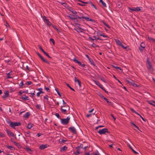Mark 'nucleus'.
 <instances>
[{
	"label": "nucleus",
	"instance_id": "f257e3e1",
	"mask_svg": "<svg viewBox=\"0 0 155 155\" xmlns=\"http://www.w3.org/2000/svg\"><path fill=\"white\" fill-rule=\"evenodd\" d=\"M7 122L10 127L14 129L15 128V127L19 126L21 124L20 122H12L10 120H7Z\"/></svg>",
	"mask_w": 155,
	"mask_h": 155
},
{
	"label": "nucleus",
	"instance_id": "f03ea898",
	"mask_svg": "<svg viewBox=\"0 0 155 155\" xmlns=\"http://www.w3.org/2000/svg\"><path fill=\"white\" fill-rule=\"evenodd\" d=\"M75 16H76V17L78 18H79L81 20H82V19L83 18H84L87 21H90L94 22H95V20H94L91 18H90L88 17H86L84 16H81L80 17L78 15H76Z\"/></svg>",
	"mask_w": 155,
	"mask_h": 155
},
{
	"label": "nucleus",
	"instance_id": "7ed1b4c3",
	"mask_svg": "<svg viewBox=\"0 0 155 155\" xmlns=\"http://www.w3.org/2000/svg\"><path fill=\"white\" fill-rule=\"evenodd\" d=\"M61 123L64 125H67L69 122L70 117H68L66 119L60 118Z\"/></svg>",
	"mask_w": 155,
	"mask_h": 155
},
{
	"label": "nucleus",
	"instance_id": "20e7f679",
	"mask_svg": "<svg viewBox=\"0 0 155 155\" xmlns=\"http://www.w3.org/2000/svg\"><path fill=\"white\" fill-rule=\"evenodd\" d=\"M100 134H105L106 133H109L107 129L104 128L101 130H99L98 132Z\"/></svg>",
	"mask_w": 155,
	"mask_h": 155
},
{
	"label": "nucleus",
	"instance_id": "39448f33",
	"mask_svg": "<svg viewBox=\"0 0 155 155\" xmlns=\"http://www.w3.org/2000/svg\"><path fill=\"white\" fill-rule=\"evenodd\" d=\"M6 132L8 136L10 137L12 136L15 139H17L16 135L14 134V133L12 132L10 130H8V129H6Z\"/></svg>",
	"mask_w": 155,
	"mask_h": 155
},
{
	"label": "nucleus",
	"instance_id": "423d86ee",
	"mask_svg": "<svg viewBox=\"0 0 155 155\" xmlns=\"http://www.w3.org/2000/svg\"><path fill=\"white\" fill-rule=\"evenodd\" d=\"M147 67L148 69L150 70L152 69V65L150 61L149 58H148L147 60Z\"/></svg>",
	"mask_w": 155,
	"mask_h": 155
},
{
	"label": "nucleus",
	"instance_id": "0eeeda50",
	"mask_svg": "<svg viewBox=\"0 0 155 155\" xmlns=\"http://www.w3.org/2000/svg\"><path fill=\"white\" fill-rule=\"evenodd\" d=\"M36 53L44 62L47 63L48 64H50L49 62H48L38 52H36Z\"/></svg>",
	"mask_w": 155,
	"mask_h": 155
},
{
	"label": "nucleus",
	"instance_id": "6e6552de",
	"mask_svg": "<svg viewBox=\"0 0 155 155\" xmlns=\"http://www.w3.org/2000/svg\"><path fill=\"white\" fill-rule=\"evenodd\" d=\"M69 130L72 133L74 134H76L77 133V131L76 129L74 127H70L69 128Z\"/></svg>",
	"mask_w": 155,
	"mask_h": 155
},
{
	"label": "nucleus",
	"instance_id": "1a4fd4ad",
	"mask_svg": "<svg viewBox=\"0 0 155 155\" xmlns=\"http://www.w3.org/2000/svg\"><path fill=\"white\" fill-rule=\"evenodd\" d=\"M127 81L132 86L136 87H138L137 85L134 83L133 81L132 80H127Z\"/></svg>",
	"mask_w": 155,
	"mask_h": 155
},
{
	"label": "nucleus",
	"instance_id": "9d476101",
	"mask_svg": "<svg viewBox=\"0 0 155 155\" xmlns=\"http://www.w3.org/2000/svg\"><path fill=\"white\" fill-rule=\"evenodd\" d=\"M48 147H49V145L47 144H42L39 146V148L41 150H44Z\"/></svg>",
	"mask_w": 155,
	"mask_h": 155
},
{
	"label": "nucleus",
	"instance_id": "9b49d317",
	"mask_svg": "<svg viewBox=\"0 0 155 155\" xmlns=\"http://www.w3.org/2000/svg\"><path fill=\"white\" fill-rule=\"evenodd\" d=\"M20 99H23L24 100H29L28 97L27 96L25 95H23L20 98Z\"/></svg>",
	"mask_w": 155,
	"mask_h": 155
},
{
	"label": "nucleus",
	"instance_id": "f8f14e48",
	"mask_svg": "<svg viewBox=\"0 0 155 155\" xmlns=\"http://www.w3.org/2000/svg\"><path fill=\"white\" fill-rule=\"evenodd\" d=\"M73 61L75 62L76 63L78 64L80 66H81L82 64L81 62L78 61L75 58L73 59Z\"/></svg>",
	"mask_w": 155,
	"mask_h": 155
},
{
	"label": "nucleus",
	"instance_id": "ddd939ff",
	"mask_svg": "<svg viewBox=\"0 0 155 155\" xmlns=\"http://www.w3.org/2000/svg\"><path fill=\"white\" fill-rule=\"evenodd\" d=\"M74 81L75 82H77L79 84L80 87H81V82L78 79H77V78H75Z\"/></svg>",
	"mask_w": 155,
	"mask_h": 155
},
{
	"label": "nucleus",
	"instance_id": "4468645a",
	"mask_svg": "<svg viewBox=\"0 0 155 155\" xmlns=\"http://www.w3.org/2000/svg\"><path fill=\"white\" fill-rule=\"evenodd\" d=\"M9 96V92L8 91H7L5 93L4 95H3L2 97L4 99H6Z\"/></svg>",
	"mask_w": 155,
	"mask_h": 155
},
{
	"label": "nucleus",
	"instance_id": "2eb2a0df",
	"mask_svg": "<svg viewBox=\"0 0 155 155\" xmlns=\"http://www.w3.org/2000/svg\"><path fill=\"white\" fill-rule=\"evenodd\" d=\"M95 83V84L97 85L100 88H101L103 87V86L102 85H101L99 82L98 81H94Z\"/></svg>",
	"mask_w": 155,
	"mask_h": 155
},
{
	"label": "nucleus",
	"instance_id": "dca6fc26",
	"mask_svg": "<svg viewBox=\"0 0 155 155\" xmlns=\"http://www.w3.org/2000/svg\"><path fill=\"white\" fill-rule=\"evenodd\" d=\"M129 9L133 11H139L140 10V8L138 7L136 8H129Z\"/></svg>",
	"mask_w": 155,
	"mask_h": 155
},
{
	"label": "nucleus",
	"instance_id": "f3484780",
	"mask_svg": "<svg viewBox=\"0 0 155 155\" xmlns=\"http://www.w3.org/2000/svg\"><path fill=\"white\" fill-rule=\"evenodd\" d=\"M34 126L33 124L31 123H29L27 127V128L28 129H30L31 128Z\"/></svg>",
	"mask_w": 155,
	"mask_h": 155
},
{
	"label": "nucleus",
	"instance_id": "a211bd4d",
	"mask_svg": "<svg viewBox=\"0 0 155 155\" xmlns=\"http://www.w3.org/2000/svg\"><path fill=\"white\" fill-rule=\"evenodd\" d=\"M67 149L68 147L66 146H64L63 147H61L60 148V151L61 152L62 151H64L66 150Z\"/></svg>",
	"mask_w": 155,
	"mask_h": 155
},
{
	"label": "nucleus",
	"instance_id": "6ab92c4d",
	"mask_svg": "<svg viewBox=\"0 0 155 155\" xmlns=\"http://www.w3.org/2000/svg\"><path fill=\"white\" fill-rule=\"evenodd\" d=\"M63 107H64V106L61 107V111L64 114H66V113L67 112V110L66 109H63Z\"/></svg>",
	"mask_w": 155,
	"mask_h": 155
},
{
	"label": "nucleus",
	"instance_id": "aec40b11",
	"mask_svg": "<svg viewBox=\"0 0 155 155\" xmlns=\"http://www.w3.org/2000/svg\"><path fill=\"white\" fill-rule=\"evenodd\" d=\"M127 146L129 147L132 150L133 152L136 154L138 153L135 151L132 148V147L129 144H127Z\"/></svg>",
	"mask_w": 155,
	"mask_h": 155
},
{
	"label": "nucleus",
	"instance_id": "412c9836",
	"mask_svg": "<svg viewBox=\"0 0 155 155\" xmlns=\"http://www.w3.org/2000/svg\"><path fill=\"white\" fill-rule=\"evenodd\" d=\"M63 106H64V107H65V109H66L68 111H69L68 113H70V107L68 105H64Z\"/></svg>",
	"mask_w": 155,
	"mask_h": 155
},
{
	"label": "nucleus",
	"instance_id": "4be33fe9",
	"mask_svg": "<svg viewBox=\"0 0 155 155\" xmlns=\"http://www.w3.org/2000/svg\"><path fill=\"white\" fill-rule=\"evenodd\" d=\"M30 113L29 112H28L26 113V114L24 115L23 117L25 118H28V117Z\"/></svg>",
	"mask_w": 155,
	"mask_h": 155
},
{
	"label": "nucleus",
	"instance_id": "5701e85b",
	"mask_svg": "<svg viewBox=\"0 0 155 155\" xmlns=\"http://www.w3.org/2000/svg\"><path fill=\"white\" fill-rule=\"evenodd\" d=\"M6 147L10 150H15V148L12 146H10L9 145L6 146Z\"/></svg>",
	"mask_w": 155,
	"mask_h": 155
},
{
	"label": "nucleus",
	"instance_id": "b1692460",
	"mask_svg": "<svg viewBox=\"0 0 155 155\" xmlns=\"http://www.w3.org/2000/svg\"><path fill=\"white\" fill-rule=\"evenodd\" d=\"M12 71H11L9 73H8L7 74V78H12V77H11L10 76V75H12L11 74H12Z\"/></svg>",
	"mask_w": 155,
	"mask_h": 155
},
{
	"label": "nucleus",
	"instance_id": "393cba45",
	"mask_svg": "<svg viewBox=\"0 0 155 155\" xmlns=\"http://www.w3.org/2000/svg\"><path fill=\"white\" fill-rule=\"evenodd\" d=\"M99 2L102 3V5L104 7H106V3L102 0H100Z\"/></svg>",
	"mask_w": 155,
	"mask_h": 155
},
{
	"label": "nucleus",
	"instance_id": "a878e982",
	"mask_svg": "<svg viewBox=\"0 0 155 155\" xmlns=\"http://www.w3.org/2000/svg\"><path fill=\"white\" fill-rule=\"evenodd\" d=\"M115 42L119 46H120V44H121V42L118 39L115 40Z\"/></svg>",
	"mask_w": 155,
	"mask_h": 155
},
{
	"label": "nucleus",
	"instance_id": "bb28decb",
	"mask_svg": "<svg viewBox=\"0 0 155 155\" xmlns=\"http://www.w3.org/2000/svg\"><path fill=\"white\" fill-rule=\"evenodd\" d=\"M148 102L149 104L155 107V102L154 101H152V102H150L149 101H148Z\"/></svg>",
	"mask_w": 155,
	"mask_h": 155
},
{
	"label": "nucleus",
	"instance_id": "cd10ccee",
	"mask_svg": "<svg viewBox=\"0 0 155 155\" xmlns=\"http://www.w3.org/2000/svg\"><path fill=\"white\" fill-rule=\"evenodd\" d=\"M103 24L105 26H106L107 28H110V27L107 24L105 23L104 21H103L102 22Z\"/></svg>",
	"mask_w": 155,
	"mask_h": 155
},
{
	"label": "nucleus",
	"instance_id": "c85d7f7f",
	"mask_svg": "<svg viewBox=\"0 0 155 155\" xmlns=\"http://www.w3.org/2000/svg\"><path fill=\"white\" fill-rule=\"evenodd\" d=\"M89 4L91 5L92 6L94 7L96 10H97V8L93 4V3L91 2H89Z\"/></svg>",
	"mask_w": 155,
	"mask_h": 155
},
{
	"label": "nucleus",
	"instance_id": "c756f323",
	"mask_svg": "<svg viewBox=\"0 0 155 155\" xmlns=\"http://www.w3.org/2000/svg\"><path fill=\"white\" fill-rule=\"evenodd\" d=\"M99 35L101 36H102L104 37L106 39H107L109 38V37L108 36H107V35H103V34H101V33H100L99 34Z\"/></svg>",
	"mask_w": 155,
	"mask_h": 155
},
{
	"label": "nucleus",
	"instance_id": "7c9ffc66",
	"mask_svg": "<svg viewBox=\"0 0 155 155\" xmlns=\"http://www.w3.org/2000/svg\"><path fill=\"white\" fill-rule=\"evenodd\" d=\"M75 24L79 28V29H82V30H83V29L81 28L80 27V26L81 25L80 24H78L77 23H75Z\"/></svg>",
	"mask_w": 155,
	"mask_h": 155
},
{
	"label": "nucleus",
	"instance_id": "2f4dec72",
	"mask_svg": "<svg viewBox=\"0 0 155 155\" xmlns=\"http://www.w3.org/2000/svg\"><path fill=\"white\" fill-rule=\"evenodd\" d=\"M33 91H35L34 89H33L32 88H31V89H30L29 91V94H30L31 93H32L33 92Z\"/></svg>",
	"mask_w": 155,
	"mask_h": 155
},
{
	"label": "nucleus",
	"instance_id": "473e14b6",
	"mask_svg": "<svg viewBox=\"0 0 155 155\" xmlns=\"http://www.w3.org/2000/svg\"><path fill=\"white\" fill-rule=\"evenodd\" d=\"M90 62L94 66H95V64L94 63V62L93 61V60L92 59H89V60Z\"/></svg>",
	"mask_w": 155,
	"mask_h": 155
},
{
	"label": "nucleus",
	"instance_id": "72a5a7b5",
	"mask_svg": "<svg viewBox=\"0 0 155 155\" xmlns=\"http://www.w3.org/2000/svg\"><path fill=\"white\" fill-rule=\"evenodd\" d=\"M66 85L71 90L74 91H75L74 89L72 88L69 84L66 83Z\"/></svg>",
	"mask_w": 155,
	"mask_h": 155
},
{
	"label": "nucleus",
	"instance_id": "f704fd0d",
	"mask_svg": "<svg viewBox=\"0 0 155 155\" xmlns=\"http://www.w3.org/2000/svg\"><path fill=\"white\" fill-rule=\"evenodd\" d=\"M137 114L139 115L140 117H141V118L142 119V120L146 122L147 121V120L144 118L139 113H138V114Z\"/></svg>",
	"mask_w": 155,
	"mask_h": 155
},
{
	"label": "nucleus",
	"instance_id": "c9c22d12",
	"mask_svg": "<svg viewBox=\"0 0 155 155\" xmlns=\"http://www.w3.org/2000/svg\"><path fill=\"white\" fill-rule=\"evenodd\" d=\"M26 69L27 70V71H32V69L31 68H29L28 66H26Z\"/></svg>",
	"mask_w": 155,
	"mask_h": 155
},
{
	"label": "nucleus",
	"instance_id": "e433bc0d",
	"mask_svg": "<svg viewBox=\"0 0 155 155\" xmlns=\"http://www.w3.org/2000/svg\"><path fill=\"white\" fill-rule=\"evenodd\" d=\"M55 90L56 91V92H57L58 94L59 95V96L60 97H61V95L60 94V92H59V91H58V89L57 88H55Z\"/></svg>",
	"mask_w": 155,
	"mask_h": 155
},
{
	"label": "nucleus",
	"instance_id": "4c0bfd02",
	"mask_svg": "<svg viewBox=\"0 0 155 155\" xmlns=\"http://www.w3.org/2000/svg\"><path fill=\"white\" fill-rule=\"evenodd\" d=\"M140 46L142 48H145V44L143 42H142L141 43V44L140 45Z\"/></svg>",
	"mask_w": 155,
	"mask_h": 155
},
{
	"label": "nucleus",
	"instance_id": "58836bf2",
	"mask_svg": "<svg viewBox=\"0 0 155 155\" xmlns=\"http://www.w3.org/2000/svg\"><path fill=\"white\" fill-rule=\"evenodd\" d=\"M145 48H142L141 47H139V49L140 51L141 52H142L143 51V50Z\"/></svg>",
	"mask_w": 155,
	"mask_h": 155
},
{
	"label": "nucleus",
	"instance_id": "ea45409f",
	"mask_svg": "<svg viewBox=\"0 0 155 155\" xmlns=\"http://www.w3.org/2000/svg\"><path fill=\"white\" fill-rule=\"evenodd\" d=\"M33 92H33L30 94L31 95H30V96L32 98H33V97L35 95V91H33Z\"/></svg>",
	"mask_w": 155,
	"mask_h": 155
},
{
	"label": "nucleus",
	"instance_id": "a19ab883",
	"mask_svg": "<svg viewBox=\"0 0 155 155\" xmlns=\"http://www.w3.org/2000/svg\"><path fill=\"white\" fill-rule=\"evenodd\" d=\"M43 53L49 58H51L45 51Z\"/></svg>",
	"mask_w": 155,
	"mask_h": 155
},
{
	"label": "nucleus",
	"instance_id": "79ce46f5",
	"mask_svg": "<svg viewBox=\"0 0 155 155\" xmlns=\"http://www.w3.org/2000/svg\"><path fill=\"white\" fill-rule=\"evenodd\" d=\"M25 150L28 152H29V151H32L31 149L29 148L28 147H26L25 148Z\"/></svg>",
	"mask_w": 155,
	"mask_h": 155
},
{
	"label": "nucleus",
	"instance_id": "37998d69",
	"mask_svg": "<svg viewBox=\"0 0 155 155\" xmlns=\"http://www.w3.org/2000/svg\"><path fill=\"white\" fill-rule=\"evenodd\" d=\"M121 47L123 48L126 49L127 48V46H124L123 44H122V43L120 44V45Z\"/></svg>",
	"mask_w": 155,
	"mask_h": 155
},
{
	"label": "nucleus",
	"instance_id": "c03bdc74",
	"mask_svg": "<svg viewBox=\"0 0 155 155\" xmlns=\"http://www.w3.org/2000/svg\"><path fill=\"white\" fill-rule=\"evenodd\" d=\"M50 42H52V43H53V44L54 45V44H55V41L54 40V39L53 38H51L50 39Z\"/></svg>",
	"mask_w": 155,
	"mask_h": 155
},
{
	"label": "nucleus",
	"instance_id": "a18cd8bd",
	"mask_svg": "<svg viewBox=\"0 0 155 155\" xmlns=\"http://www.w3.org/2000/svg\"><path fill=\"white\" fill-rule=\"evenodd\" d=\"M113 67L114 68H115L116 69H119V70L122 71H123V69H122L120 67H118V66H113Z\"/></svg>",
	"mask_w": 155,
	"mask_h": 155
},
{
	"label": "nucleus",
	"instance_id": "49530a36",
	"mask_svg": "<svg viewBox=\"0 0 155 155\" xmlns=\"http://www.w3.org/2000/svg\"><path fill=\"white\" fill-rule=\"evenodd\" d=\"M70 11L73 14H74L75 15H74V16H75V15H77L76 14L77 13V12H76V11H73V10H70ZM75 17H76L75 16Z\"/></svg>",
	"mask_w": 155,
	"mask_h": 155
},
{
	"label": "nucleus",
	"instance_id": "de8ad7c7",
	"mask_svg": "<svg viewBox=\"0 0 155 155\" xmlns=\"http://www.w3.org/2000/svg\"><path fill=\"white\" fill-rule=\"evenodd\" d=\"M74 30H75L77 31L78 33H79V32H82V31L80 30V29H78V28H74Z\"/></svg>",
	"mask_w": 155,
	"mask_h": 155
},
{
	"label": "nucleus",
	"instance_id": "09e8293b",
	"mask_svg": "<svg viewBox=\"0 0 155 155\" xmlns=\"http://www.w3.org/2000/svg\"><path fill=\"white\" fill-rule=\"evenodd\" d=\"M113 77L117 80L121 84H121V82L119 81V80L118 79H117V78L114 75H113Z\"/></svg>",
	"mask_w": 155,
	"mask_h": 155
},
{
	"label": "nucleus",
	"instance_id": "8fccbe9b",
	"mask_svg": "<svg viewBox=\"0 0 155 155\" xmlns=\"http://www.w3.org/2000/svg\"><path fill=\"white\" fill-rule=\"evenodd\" d=\"M5 135L2 133L0 132V136L1 137H5Z\"/></svg>",
	"mask_w": 155,
	"mask_h": 155
},
{
	"label": "nucleus",
	"instance_id": "3c124183",
	"mask_svg": "<svg viewBox=\"0 0 155 155\" xmlns=\"http://www.w3.org/2000/svg\"><path fill=\"white\" fill-rule=\"evenodd\" d=\"M39 48L44 53L45 51L43 49L41 46L40 45L39 46Z\"/></svg>",
	"mask_w": 155,
	"mask_h": 155
},
{
	"label": "nucleus",
	"instance_id": "603ef678",
	"mask_svg": "<svg viewBox=\"0 0 155 155\" xmlns=\"http://www.w3.org/2000/svg\"><path fill=\"white\" fill-rule=\"evenodd\" d=\"M81 153V152H80L76 151V152H74V154L75 155H78V154L80 153Z\"/></svg>",
	"mask_w": 155,
	"mask_h": 155
},
{
	"label": "nucleus",
	"instance_id": "864d4df0",
	"mask_svg": "<svg viewBox=\"0 0 155 155\" xmlns=\"http://www.w3.org/2000/svg\"><path fill=\"white\" fill-rule=\"evenodd\" d=\"M99 95L102 99H104L105 97L101 93L99 94Z\"/></svg>",
	"mask_w": 155,
	"mask_h": 155
},
{
	"label": "nucleus",
	"instance_id": "5fc2aeb1",
	"mask_svg": "<svg viewBox=\"0 0 155 155\" xmlns=\"http://www.w3.org/2000/svg\"><path fill=\"white\" fill-rule=\"evenodd\" d=\"M32 83V82L30 81H28L25 84H28V85H30Z\"/></svg>",
	"mask_w": 155,
	"mask_h": 155
},
{
	"label": "nucleus",
	"instance_id": "6e6d98bb",
	"mask_svg": "<svg viewBox=\"0 0 155 155\" xmlns=\"http://www.w3.org/2000/svg\"><path fill=\"white\" fill-rule=\"evenodd\" d=\"M41 107V105L40 104H37L36 106V107L38 109H40Z\"/></svg>",
	"mask_w": 155,
	"mask_h": 155
},
{
	"label": "nucleus",
	"instance_id": "4d7b16f0",
	"mask_svg": "<svg viewBox=\"0 0 155 155\" xmlns=\"http://www.w3.org/2000/svg\"><path fill=\"white\" fill-rule=\"evenodd\" d=\"M105 92H106L107 94H108V92L106 91L105 89L104 88V87H103L101 88Z\"/></svg>",
	"mask_w": 155,
	"mask_h": 155
},
{
	"label": "nucleus",
	"instance_id": "13d9d810",
	"mask_svg": "<svg viewBox=\"0 0 155 155\" xmlns=\"http://www.w3.org/2000/svg\"><path fill=\"white\" fill-rule=\"evenodd\" d=\"M74 22H75L76 23L77 22H80V21L78 20V19L77 18H75L74 19Z\"/></svg>",
	"mask_w": 155,
	"mask_h": 155
},
{
	"label": "nucleus",
	"instance_id": "bf43d9fd",
	"mask_svg": "<svg viewBox=\"0 0 155 155\" xmlns=\"http://www.w3.org/2000/svg\"><path fill=\"white\" fill-rule=\"evenodd\" d=\"M23 93H24V91H22L21 90L19 92L18 94L19 95L21 96Z\"/></svg>",
	"mask_w": 155,
	"mask_h": 155
},
{
	"label": "nucleus",
	"instance_id": "052dcab7",
	"mask_svg": "<svg viewBox=\"0 0 155 155\" xmlns=\"http://www.w3.org/2000/svg\"><path fill=\"white\" fill-rule=\"evenodd\" d=\"M78 148H80V149L82 148H83V145L81 144L79 146H78Z\"/></svg>",
	"mask_w": 155,
	"mask_h": 155
},
{
	"label": "nucleus",
	"instance_id": "680f3d73",
	"mask_svg": "<svg viewBox=\"0 0 155 155\" xmlns=\"http://www.w3.org/2000/svg\"><path fill=\"white\" fill-rule=\"evenodd\" d=\"M5 25L7 28H8V27L9 28L10 27V26H9V25L7 22H6V23Z\"/></svg>",
	"mask_w": 155,
	"mask_h": 155
},
{
	"label": "nucleus",
	"instance_id": "e2e57ef3",
	"mask_svg": "<svg viewBox=\"0 0 155 155\" xmlns=\"http://www.w3.org/2000/svg\"><path fill=\"white\" fill-rule=\"evenodd\" d=\"M48 96L47 95H46L45 96H44V98L45 99H46L47 100V101H48Z\"/></svg>",
	"mask_w": 155,
	"mask_h": 155
},
{
	"label": "nucleus",
	"instance_id": "0e129e2a",
	"mask_svg": "<svg viewBox=\"0 0 155 155\" xmlns=\"http://www.w3.org/2000/svg\"><path fill=\"white\" fill-rule=\"evenodd\" d=\"M131 111L135 113L136 114H138V113H137L136 111L133 108H131Z\"/></svg>",
	"mask_w": 155,
	"mask_h": 155
},
{
	"label": "nucleus",
	"instance_id": "69168bd1",
	"mask_svg": "<svg viewBox=\"0 0 155 155\" xmlns=\"http://www.w3.org/2000/svg\"><path fill=\"white\" fill-rule=\"evenodd\" d=\"M43 21L44 22H45V21H46V20H47V19H46L47 17L45 16H44L43 17Z\"/></svg>",
	"mask_w": 155,
	"mask_h": 155
},
{
	"label": "nucleus",
	"instance_id": "338daca9",
	"mask_svg": "<svg viewBox=\"0 0 155 155\" xmlns=\"http://www.w3.org/2000/svg\"><path fill=\"white\" fill-rule=\"evenodd\" d=\"M24 85V84L23 81H21L20 84L19 86L20 87H22Z\"/></svg>",
	"mask_w": 155,
	"mask_h": 155
},
{
	"label": "nucleus",
	"instance_id": "774afa93",
	"mask_svg": "<svg viewBox=\"0 0 155 155\" xmlns=\"http://www.w3.org/2000/svg\"><path fill=\"white\" fill-rule=\"evenodd\" d=\"M55 115H56V116L58 118H59V117H60V116L59 115V114L58 113H55Z\"/></svg>",
	"mask_w": 155,
	"mask_h": 155
}]
</instances>
